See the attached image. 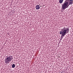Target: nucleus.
<instances>
[{
	"mask_svg": "<svg viewBox=\"0 0 73 73\" xmlns=\"http://www.w3.org/2000/svg\"><path fill=\"white\" fill-rule=\"evenodd\" d=\"M73 0H66L64 3L62 5V10L65 9L70 5L73 4Z\"/></svg>",
	"mask_w": 73,
	"mask_h": 73,
	"instance_id": "1",
	"label": "nucleus"
},
{
	"mask_svg": "<svg viewBox=\"0 0 73 73\" xmlns=\"http://www.w3.org/2000/svg\"><path fill=\"white\" fill-rule=\"evenodd\" d=\"M69 27L65 28L64 27L63 28L61 29V31H59V33L61 35V38H63V37L65 36L66 34L69 33Z\"/></svg>",
	"mask_w": 73,
	"mask_h": 73,
	"instance_id": "2",
	"label": "nucleus"
},
{
	"mask_svg": "<svg viewBox=\"0 0 73 73\" xmlns=\"http://www.w3.org/2000/svg\"><path fill=\"white\" fill-rule=\"evenodd\" d=\"M13 60V56H7L5 60V63L6 64H9V62H11L12 60Z\"/></svg>",
	"mask_w": 73,
	"mask_h": 73,
	"instance_id": "3",
	"label": "nucleus"
},
{
	"mask_svg": "<svg viewBox=\"0 0 73 73\" xmlns=\"http://www.w3.org/2000/svg\"><path fill=\"white\" fill-rule=\"evenodd\" d=\"M36 9L38 10V9H39L40 8V6L38 5H37L36 6Z\"/></svg>",
	"mask_w": 73,
	"mask_h": 73,
	"instance_id": "4",
	"label": "nucleus"
},
{
	"mask_svg": "<svg viewBox=\"0 0 73 73\" xmlns=\"http://www.w3.org/2000/svg\"><path fill=\"white\" fill-rule=\"evenodd\" d=\"M59 3H60V4H62V3H63V1L62 0H60Z\"/></svg>",
	"mask_w": 73,
	"mask_h": 73,
	"instance_id": "5",
	"label": "nucleus"
},
{
	"mask_svg": "<svg viewBox=\"0 0 73 73\" xmlns=\"http://www.w3.org/2000/svg\"><path fill=\"white\" fill-rule=\"evenodd\" d=\"M12 66L13 68H14L15 67V64H13Z\"/></svg>",
	"mask_w": 73,
	"mask_h": 73,
	"instance_id": "6",
	"label": "nucleus"
},
{
	"mask_svg": "<svg viewBox=\"0 0 73 73\" xmlns=\"http://www.w3.org/2000/svg\"><path fill=\"white\" fill-rule=\"evenodd\" d=\"M61 38L60 39V40H62V38H61Z\"/></svg>",
	"mask_w": 73,
	"mask_h": 73,
	"instance_id": "7",
	"label": "nucleus"
},
{
	"mask_svg": "<svg viewBox=\"0 0 73 73\" xmlns=\"http://www.w3.org/2000/svg\"><path fill=\"white\" fill-rule=\"evenodd\" d=\"M63 1H64V0H62Z\"/></svg>",
	"mask_w": 73,
	"mask_h": 73,
	"instance_id": "8",
	"label": "nucleus"
}]
</instances>
